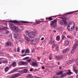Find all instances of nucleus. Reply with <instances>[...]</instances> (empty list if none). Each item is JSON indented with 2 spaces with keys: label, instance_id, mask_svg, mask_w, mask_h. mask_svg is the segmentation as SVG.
Wrapping results in <instances>:
<instances>
[{
  "label": "nucleus",
  "instance_id": "1",
  "mask_svg": "<svg viewBox=\"0 0 78 78\" xmlns=\"http://www.w3.org/2000/svg\"><path fill=\"white\" fill-rule=\"evenodd\" d=\"M11 25L10 28L14 32H15V33H18V32L22 31V30L20 29L19 27L14 26V25L13 24H11Z\"/></svg>",
  "mask_w": 78,
  "mask_h": 78
},
{
  "label": "nucleus",
  "instance_id": "2",
  "mask_svg": "<svg viewBox=\"0 0 78 78\" xmlns=\"http://www.w3.org/2000/svg\"><path fill=\"white\" fill-rule=\"evenodd\" d=\"M75 26V23L73 22L70 23L68 26L67 28L69 31H72L74 28Z\"/></svg>",
  "mask_w": 78,
  "mask_h": 78
},
{
  "label": "nucleus",
  "instance_id": "3",
  "mask_svg": "<svg viewBox=\"0 0 78 78\" xmlns=\"http://www.w3.org/2000/svg\"><path fill=\"white\" fill-rule=\"evenodd\" d=\"M57 22V20H55L54 21H52L50 23L51 27L52 28H56V25H57L56 23Z\"/></svg>",
  "mask_w": 78,
  "mask_h": 78
},
{
  "label": "nucleus",
  "instance_id": "4",
  "mask_svg": "<svg viewBox=\"0 0 78 78\" xmlns=\"http://www.w3.org/2000/svg\"><path fill=\"white\" fill-rule=\"evenodd\" d=\"M39 38H36L32 40L30 42V44L32 45H35L36 43L39 42Z\"/></svg>",
  "mask_w": 78,
  "mask_h": 78
},
{
  "label": "nucleus",
  "instance_id": "5",
  "mask_svg": "<svg viewBox=\"0 0 78 78\" xmlns=\"http://www.w3.org/2000/svg\"><path fill=\"white\" fill-rule=\"evenodd\" d=\"M35 33L33 32H31L28 34V36L30 38H33L35 36Z\"/></svg>",
  "mask_w": 78,
  "mask_h": 78
},
{
  "label": "nucleus",
  "instance_id": "6",
  "mask_svg": "<svg viewBox=\"0 0 78 78\" xmlns=\"http://www.w3.org/2000/svg\"><path fill=\"white\" fill-rule=\"evenodd\" d=\"M19 65L20 66H25L27 64V62H20L18 63Z\"/></svg>",
  "mask_w": 78,
  "mask_h": 78
},
{
  "label": "nucleus",
  "instance_id": "7",
  "mask_svg": "<svg viewBox=\"0 0 78 78\" xmlns=\"http://www.w3.org/2000/svg\"><path fill=\"white\" fill-rule=\"evenodd\" d=\"M32 66H33V67H37L38 66H39L38 64L34 62H32Z\"/></svg>",
  "mask_w": 78,
  "mask_h": 78
},
{
  "label": "nucleus",
  "instance_id": "8",
  "mask_svg": "<svg viewBox=\"0 0 78 78\" xmlns=\"http://www.w3.org/2000/svg\"><path fill=\"white\" fill-rule=\"evenodd\" d=\"M20 76V74L18 73L17 74H14L13 76L12 77H11V78H16V77H18V76Z\"/></svg>",
  "mask_w": 78,
  "mask_h": 78
},
{
  "label": "nucleus",
  "instance_id": "9",
  "mask_svg": "<svg viewBox=\"0 0 78 78\" xmlns=\"http://www.w3.org/2000/svg\"><path fill=\"white\" fill-rule=\"evenodd\" d=\"M78 41H76L74 44L73 46V48L75 49L77 47H78Z\"/></svg>",
  "mask_w": 78,
  "mask_h": 78
},
{
  "label": "nucleus",
  "instance_id": "10",
  "mask_svg": "<svg viewBox=\"0 0 78 78\" xmlns=\"http://www.w3.org/2000/svg\"><path fill=\"white\" fill-rule=\"evenodd\" d=\"M63 58V57L62 56H58L56 57V59L57 60H60L62 59Z\"/></svg>",
  "mask_w": 78,
  "mask_h": 78
},
{
  "label": "nucleus",
  "instance_id": "11",
  "mask_svg": "<svg viewBox=\"0 0 78 78\" xmlns=\"http://www.w3.org/2000/svg\"><path fill=\"white\" fill-rule=\"evenodd\" d=\"M5 45L6 47H8V46H11V42H8L6 43Z\"/></svg>",
  "mask_w": 78,
  "mask_h": 78
},
{
  "label": "nucleus",
  "instance_id": "12",
  "mask_svg": "<svg viewBox=\"0 0 78 78\" xmlns=\"http://www.w3.org/2000/svg\"><path fill=\"white\" fill-rule=\"evenodd\" d=\"M69 50V48H67L63 50L62 51V53H63L64 54L66 53V51H68Z\"/></svg>",
  "mask_w": 78,
  "mask_h": 78
},
{
  "label": "nucleus",
  "instance_id": "13",
  "mask_svg": "<svg viewBox=\"0 0 78 78\" xmlns=\"http://www.w3.org/2000/svg\"><path fill=\"white\" fill-rule=\"evenodd\" d=\"M73 62V60H71L67 61V63L68 64H72Z\"/></svg>",
  "mask_w": 78,
  "mask_h": 78
},
{
  "label": "nucleus",
  "instance_id": "14",
  "mask_svg": "<svg viewBox=\"0 0 78 78\" xmlns=\"http://www.w3.org/2000/svg\"><path fill=\"white\" fill-rule=\"evenodd\" d=\"M60 25H66L67 24L66 23H65L63 21H61V22L60 23Z\"/></svg>",
  "mask_w": 78,
  "mask_h": 78
},
{
  "label": "nucleus",
  "instance_id": "15",
  "mask_svg": "<svg viewBox=\"0 0 78 78\" xmlns=\"http://www.w3.org/2000/svg\"><path fill=\"white\" fill-rule=\"evenodd\" d=\"M54 42H55V40L54 39H52L51 40H50L49 41V43L50 44H51Z\"/></svg>",
  "mask_w": 78,
  "mask_h": 78
},
{
  "label": "nucleus",
  "instance_id": "16",
  "mask_svg": "<svg viewBox=\"0 0 78 78\" xmlns=\"http://www.w3.org/2000/svg\"><path fill=\"white\" fill-rule=\"evenodd\" d=\"M66 75L67 74L66 73H64L62 75V76H60V77L61 78H64V77H65V76H66Z\"/></svg>",
  "mask_w": 78,
  "mask_h": 78
},
{
  "label": "nucleus",
  "instance_id": "17",
  "mask_svg": "<svg viewBox=\"0 0 78 78\" xmlns=\"http://www.w3.org/2000/svg\"><path fill=\"white\" fill-rule=\"evenodd\" d=\"M64 45H69V41H65V42L64 43Z\"/></svg>",
  "mask_w": 78,
  "mask_h": 78
},
{
  "label": "nucleus",
  "instance_id": "18",
  "mask_svg": "<svg viewBox=\"0 0 78 78\" xmlns=\"http://www.w3.org/2000/svg\"><path fill=\"white\" fill-rule=\"evenodd\" d=\"M5 72H7L9 70V67L8 66L6 67L5 69Z\"/></svg>",
  "mask_w": 78,
  "mask_h": 78
},
{
  "label": "nucleus",
  "instance_id": "19",
  "mask_svg": "<svg viewBox=\"0 0 78 78\" xmlns=\"http://www.w3.org/2000/svg\"><path fill=\"white\" fill-rule=\"evenodd\" d=\"M12 66L13 67L16 66V62H13L12 64Z\"/></svg>",
  "mask_w": 78,
  "mask_h": 78
},
{
  "label": "nucleus",
  "instance_id": "20",
  "mask_svg": "<svg viewBox=\"0 0 78 78\" xmlns=\"http://www.w3.org/2000/svg\"><path fill=\"white\" fill-rule=\"evenodd\" d=\"M62 73H63V71H61L58 73H57L56 75H61L62 74Z\"/></svg>",
  "mask_w": 78,
  "mask_h": 78
},
{
  "label": "nucleus",
  "instance_id": "21",
  "mask_svg": "<svg viewBox=\"0 0 78 78\" xmlns=\"http://www.w3.org/2000/svg\"><path fill=\"white\" fill-rule=\"evenodd\" d=\"M17 70V69L15 68L14 69H13L11 72V73H14V72H16Z\"/></svg>",
  "mask_w": 78,
  "mask_h": 78
},
{
  "label": "nucleus",
  "instance_id": "22",
  "mask_svg": "<svg viewBox=\"0 0 78 78\" xmlns=\"http://www.w3.org/2000/svg\"><path fill=\"white\" fill-rule=\"evenodd\" d=\"M9 22H12V23H18V22L16 20H10L9 21Z\"/></svg>",
  "mask_w": 78,
  "mask_h": 78
},
{
  "label": "nucleus",
  "instance_id": "23",
  "mask_svg": "<svg viewBox=\"0 0 78 78\" xmlns=\"http://www.w3.org/2000/svg\"><path fill=\"white\" fill-rule=\"evenodd\" d=\"M67 18H63L62 21L65 22V23H67V21H66V20H67Z\"/></svg>",
  "mask_w": 78,
  "mask_h": 78
},
{
  "label": "nucleus",
  "instance_id": "24",
  "mask_svg": "<svg viewBox=\"0 0 78 78\" xmlns=\"http://www.w3.org/2000/svg\"><path fill=\"white\" fill-rule=\"evenodd\" d=\"M68 72L67 73V74L68 75H70L72 73L71 72H70V70L69 69L68 70Z\"/></svg>",
  "mask_w": 78,
  "mask_h": 78
},
{
  "label": "nucleus",
  "instance_id": "25",
  "mask_svg": "<svg viewBox=\"0 0 78 78\" xmlns=\"http://www.w3.org/2000/svg\"><path fill=\"white\" fill-rule=\"evenodd\" d=\"M56 40L57 41H59L60 40V37L59 36H58L56 38Z\"/></svg>",
  "mask_w": 78,
  "mask_h": 78
},
{
  "label": "nucleus",
  "instance_id": "26",
  "mask_svg": "<svg viewBox=\"0 0 78 78\" xmlns=\"http://www.w3.org/2000/svg\"><path fill=\"white\" fill-rule=\"evenodd\" d=\"M75 49L74 48H73L72 50L71 51V54H73V53H74V52H75Z\"/></svg>",
  "mask_w": 78,
  "mask_h": 78
},
{
  "label": "nucleus",
  "instance_id": "27",
  "mask_svg": "<svg viewBox=\"0 0 78 78\" xmlns=\"http://www.w3.org/2000/svg\"><path fill=\"white\" fill-rule=\"evenodd\" d=\"M73 69H74L73 70L74 72H75L76 74H77V72H78V70H76L75 69V67H73Z\"/></svg>",
  "mask_w": 78,
  "mask_h": 78
},
{
  "label": "nucleus",
  "instance_id": "28",
  "mask_svg": "<svg viewBox=\"0 0 78 78\" xmlns=\"http://www.w3.org/2000/svg\"><path fill=\"white\" fill-rule=\"evenodd\" d=\"M27 71H28L27 69H25L23 70L22 72H23V73H27Z\"/></svg>",
  "mask_w": 78,
  "mask_h": 78
},
{
  "label": "nucleus",
  "instance_id": "29",
  "mask_svg": "<svg viewBox=\"0 0 78 78\" xmlns=\"http://www.w3.org/2000/svg\"><path fill=\"white\" fill-rule=\"evenodd\" d=\"M25 53H30V50L27 49L25 52Z\"/></svg>",
  "mask_w": 78,
  "mask_h": 78
},
{
  "label": "nucleus",
  "instance_id": "30",
  "mask_svg": "<svg viewBox=\"0 0 78 78\" xmlns=\"http://www.w3.org/2000/svg\"><path fill=\"white\" fill-rule=\"evenodd\" d=\"M25 39L27 41H30V38H29L26 37H25Z\"/></svg>",
  "mask_w": 78,
  "mask_h": 78
},
{
  "label": "nucleus",
  "instance_id": "31",
  "mask_svg": "<svg viewBox=\"0 0 78 78\" xmlns=\"http://www.w3.org/2000/svg\"><path fill=\"white\" fill-rule=\"evenodd\" d=\"M32 77V76H31V74H28V75H27V78H31Z\"/></svg>",
  "mask_w": 78,
  "mask_h": 78
},
{
  "label": "nucleus",
  "instance_id": "32",
  "mask_svg": "<svg viewBox=\"0 0 78 78\" xmlns=\"http://www.w3.org/2000/svg\"><path fill=\"white\" fill-rule=\"evenodd\" d=\"M75 11H73V12H70L68 13H66V14H73V12H75Z\"/></svg>",
  "mask_w": 78,
  "mask_h": 78
},
{
  "label": "nucleus",
  "instance_id": "33",
  "mask_svg": "<svg viewBox=\"0 0 78 78\" xmlns=\"http://www.w3.org/2000/svg\"><path fill=\"white\" fill-rule=\"evenodd\" d=\"M31 61H32V59H31V58H30L27 61V62H29V63H30V62H31Z\"/></svg>",
  "mask_w": 78,
  "mask_h": 78
},
{
  "label": "nucleus",
  "instance_id": "34",
  "mask_svg": "<svg viewBox=\"0 0 78 78\" xmlns=\"http://www.w3.org/2000/svg\"><path fill=\"white\" fill-rule=\"evenodd\" d=\"M8 63V61L7 60L3 61H2V63H5L6 64V63Z\"/></svg>",
  "mask_w": 78,
  "mask_h": 78
},
{
  "label": "nucleus",
  "instance_id": "35",
  "mask_svg": "<svg viewBox=\"0 0 78 78\" xmlns=\"http://www.w3.org/2000/svg\"><path fill=\"white\" fill-rule=\"evenodd\" d=\"M76 65H78V58H77L76 61Z\"/></svg>",
  "mask_w": 78,
  "mask_h": 78
},
{
  "label": "nucleus",
  "instance_id": "36",
  "mask_svg": "<svg viewBox=\"0 0 78 78\" xmlns=\"http://www.w3.org/2000/svg\"><path fill=\"white\" fill-rule=\"evenodd\" d=\"M45 54H47V51H44L43 53V55H45Z\"/></svg>",
  "mask_w": 78,
  "mask_h": 78
},
{
  "label": "nucleus",
  "instance_id": "37",
  "mask_svg": "<svg viewBox=\"0 0 78 78\" xmlns=\"http://www.w3.org/2000/svg\"><path fill=\"white\" fill-rule=\"evenodd\" d=\"M29 58H30V57H28L24 58L23 59H24V60H25V59H29Z\"/></svg>",
  "mask_w": 78,
  "mask_h": 78
},
{
  "label": "nucleus",
  "instance_id": "38",
  "mask_svg": "<svg viewBox=\"0 0 78 78\" xmlns=\"http://www.w3.org/2000/svg\"><path fill=\"white\" fill-rule=\"evenodd\" d=\"M55 47H56V45L55 44H54L53 45L52 48H54Z\"/></svg>",
  "mask_w": 78,
  "mask_h": 78
},
{
  "label": "nucleus",
  "instance_id": "39",
  "mask_svg": "<svg viewBox=\"0 0 78 78\" xmlns=\"http://www.w3.org/2000/svg\"><path fill=\"white\" fill-rule=\"evenodd\" d=\"M49 58L50 60H51L52 59V56L51 55H50Z\"/></svg>",
  "mask_w": 78,
  "mask_h": 78
},
{
  "label": "nucleus",
  "instance_id": "40",
  "mask_svg": "<svg viewBox=\"0 0 78 78\" xmlns=\"http://www.w3.org/2000/svg\"><path fill=\"white\" fill-rule=\"evenodd\" d=\"M48 20H52L53 19L51 18V17H49L48 18Z\"/></svg>",
  "mask_w": 78,
  "mask_h": 78
},
{
  "label": "nucleus",
  "instance_id": "41",
  "mask_svg": "<svg viewBox=\"0 0 78 78\" xmlns=\"http://www.w3.org/2000/svg\"><path fill=\"white\" fill-rule=\"evenodd\" d=\"M22 23H28V22H27V21H22Z\"/></svg>",
  "mask_w": 78,
  "mask_h": 78
},
{
  "label": "nucleus",
  "instance_id": "42",
  "mask_svg": "<svg viewBox=\"0 0 78 78\" xmlns=\"http://www.w3.org/2000/svg\"><path fill=\"white\" fill-rule=\"evenodd\" d=\"M65 37L64 36V35H62V39H64V38H65Z\"/></svg>",
  "mask_w": 78,
  "mask_h": 78
},
{
  "label": "nucleus",
  "instance_id": "43",
  "mask_svg": "<svg viewBox=\"0 0 78 78\" xmlns=\"http://www.w3.org/2000/svg\"><path fill=\"white\" fill-rule=\"evenodd\" d=\"M26 34H28H28H29V33H28V31H26Z\"/></svg>",
  "mask_w": 78,
  "mask_h": 78
},
{
  "label": "nucleus",
  "instance_id": "44",
  "mask_svg": "<svg viewBox=\"0 0 78 78\" xmlns=\"http://www.w3.org/2000/svg\"><path fill=\"white\" fill-rule=\"evenodd\" d=\"M33 70V68H31L30 69V72H32Z\"/></svg>",
  "mask_w": 78,
  "mask_h": 78
},
{
  "label": "nucleus",
  "instance_id": "45",
  "mask_svg": "<svg viewBox=\"0 0 78 78\" xmlns=\"http://www.w3.org/2000/svg\"><path fill=\"white\" fill-rule=\"evenodd\" d=\"M14 37H15V38H17V36H16V34L14 35Z\"/></svg>",
  "mask_w": 78,
  "mask_h": 78
},
{
  "label": "nucleus",
  "instance_id": "46",
  "mask_svg": "<svg viewBox=\"0 0 78 78\" xmlns=\"http://www.w3.org/2000/svg\"><path fill=\"white\" fill-rule=\"evenodd\" d=\"M19 51H20V49H19V48H17V52H19Z\"/></svg>",
  "mask_w": 78,
  "mask_h": 78
},
{
  "label": "nucleus",
  "instance_id": "47",
  "mask_svg": "<svg viewBox=\"0 0 78 78\" xmlns=\"http://www.w3.org/2000/svg\"><path fill=\"white\" fill-rule=\"evenodd\" d=\"M53 78H59V76H57L53 77Z\"/></svg>",
  "mask_w": 78,
  "mask_h": 78
},
{
  "label": "nucleus",
  "instance_id": "48",
  "mask_svg": "<svg viewBox=\"0 0 78 78\" xmlns=\"http://www.w3.org/2000/svg\"><path fill=\"white\" fill-rule=\"evenodd\" d=\"M76 31H78V27H76Z\"/></svg>",
  "mask_w": 78,
  "mask_h": 78
},
{
  "label": "nucleus",
  "instance_id": "49",
  "mask_svg": "<svg viewBox=\"0 0 78 78\" xmlns=\"http://www.w3.org/2000/svg\"><path fill=\"white\" fill-rule=\"evenodd\" d=\"M56 50H58V47H57L56 48Z\"/></svg>",
  "mask_w": 78,
  "mask_h": 78
},
{
  "label": "nucleus",
  "instance_id": "50",
  "mask_svg": "<svg viewBox=\"0 0 78 78\" xmlns=\"http://www.w3.org/2000/svg\"><path fill=\"white\" fill-rule=\"evenodd\" d=\"M44 37H42L41 38V41H43V40H44Z\"/></svg>",
  "mask_w": 78,
  "mask_h": 78
},
{
  "label": "nucleus",
  "instance_id": "51",
  "mask_svg": "<svg viewBox=\"0 0 78 78\" xmlns=\"http://www.w3.org/2000/svg\"><path fill=\"white\" fill-rule=\"evenodd\" d=\"M63 34H66V32H63Z\"/></svg>",
  "mask_w": 78,
  "mask_h": 78
},
{
  "label": "nucleus",
  "instance_id": "52",
  "mask_svg": "<svg viewBox=\"0 0 78 78\" xmlns=\"http://www.w3.org/2000/svg\"><path fill=\"white\" fill-rule=\"evenodd\" d=\"M19 42H23V41L22 40H20L19 41Z\"/></svg>",
  "mask_w": 78,
  "mask_h": 78
},
{
  "label": "nucleus",
  "instance_id": "53",
  "mask_svg": "<svg viewBox=\"0 0 78 78\" xmlns=\"http://www.w3.org/2000/svg\"><path fill=\"white\" fill-rule=\"evenodd\" d=\"M53 31L54 33H56V30H53Z\"/></svg>",
  "mask_w": 78,
  "mask_h": 78
},
{
  "label": "nucleus",
  "instance_id": "54",
  "mask_svg": "<svg viewBox=\"0 0 78 78\" xmlns=\"http://www.w3.org/2000/svg\"><path fill=\"white\" fill-rule=\"evenodd\" d=\"M45 69V67H44V66H42V69Z\"/></svg>",
  "mask_w": 78,
  "mask_h": 78
},
{
  "label": "nucleus",
  "instance_id": "55",
  "mask_svg": "<svg viewBox=\"0 0 78 78\" xmlns=\"http://www.w3.org/2000/svg\"><path fill=\"white\" fill-rule=\"evenodd\" d=\"M22 53H23L24 52V50H23L22 51Z\"/></svg>",
  "mask_w": 78,
  "mask_h": 78
},
{
  "label": "nucleus",
  "instance_id": "56",
  "mask_svg": "<svg viewBox=\"0 0 78 78\" xmlns=\"http://www.w3.org/2000/svg\"><path fill=\"white\" fill-rule=\"evenodd\" d=\"M67 37H68V38H70V36H67Z\"/></svg>",
  "mask_w": 78,
  "mask_h": 78
},
{
  "label": "nucleus",
  "instance_id": "57",
  "mask_svg": "<svg viewBox=\"0 0 78 78\" xmlns=\"http://www.w3.org/2000/svg\"><path fill=\"white\" fill-rule=\"evenodd\" d=\"M0 30H3V29L0 28Z\"/></svg>",
  "mask_w": 78,
  "mask_h": 78
},
{
  "label": "nucleus",
  "instance_id": "58",
  "mask_svg": "<svg viewBox=\"0 0 78 78\" xmlns=\"http://www.w3.org/2000/svg\"><path fill=\"white\" fill-rule=\"evenodd\" d=\"M27 55L25 54V55H22V56H26V55Z\"/></svg>",
  "mask_w": 78,
  "mask_h": 78
},
{
  "label": "nucleus",
  "instance_id": "59",
  "mask_svg": "<svg viewBox=\"0 0 78 78\" xmlns=\"http://www.w3.org/2000/svg\"><path fill=\"white\" fill-rule=\"evenodd\" d=\"M2 63V61L1 62V61L0 60V64H1Z\"/></svg>",
  "mask_w": 78,
  "mask_h": 78
},
{
  "label": "nucleus",
  "instance_id": "60",
  "mask_svg": "<svg viewBox=\"0 0 78 78\" xmlns=\"http://www.w3.org/2000/svg\"><path fill=\"white\" fill-rule=\"evenodd\" d=\"M14 51L16 52V49H14Z\"/></svg>",
  "mask_w": 78,
  "mask_h": 78
},
{
  "label": "nucleus",
  "instance_id": "61",
  "mask_svg": "<svg viewBox=\"0 0 78 78\" xmlns=\"http://www.w3.org/2000/svg\"><path fill=\"white\" fill-rule=\"evenodd\" d=\"M59 69H61V67L60 66L59 67Z\"/></svg>",
  "mask_w": 78,
  "mask_h": 78
},
{
  "label": "nucleus",
  "instance_id": "62",
  "mask_svg": "<svg viewBox=\"0 0 78 78\" xmlns=\"http://www.w3.org/2000/svg\"><path fill=\"white\" fill-rule=\"evenodd\" d=\"M76 78H78V74L77 75V76H76Z\"/></svg>",
  "mask_w": 78,
  "mask_h": 78
},
{
  "label": "nucleus",
  "instance_id": "63",
  "mask_svg": "<svg viewBox=\"0 0 78 78\" xmlns=\"http://www.w3.org/2000/svg\"><path fill=\"white\" fill-rule=\"evenodd\" d=\"M39 23H37L36 24H39Z\"/></svg>",
  "mask_w": 78,
  "mask_h": 78
},
{
  "label": "nucleus",
  "instance_id": "64",
  "mask_svg": "<svg viewBox=\"0 0 78 78\" xmlns=\"http://www.w3.org/2000/svg\"><path fill=\"white\" fill-rule=\"evenodd\" d=\"M9 33V31H7V32H6L7 33Z\"/></svg>",
  "mask_w": 78,
  "mask_h": 78
}]
</instances>
